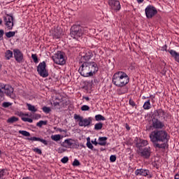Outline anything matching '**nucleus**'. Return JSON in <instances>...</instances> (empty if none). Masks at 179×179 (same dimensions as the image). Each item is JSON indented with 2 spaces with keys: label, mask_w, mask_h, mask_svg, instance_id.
<instances>
[{
  "label": "nucleus",
  "mask_w": 179,
  "mask_h": 179,
  "mask_svg": "<svg viewBox=\"0 0 179 179\" xmlns=\"http://www.w3.org/2000/svg\"><path fill=\"white\" fill-rule=\"evenodd\" d=\"M138 155L143 159H150L152 155V148L145 147L143 150L138 151Z\"/></svg>",
  "instance_id": "nucleus-12"
},
{
  "label": "nucleus",
  "mask_w": 179,
  "mask_h": 179,
  "mask_svg": "<svg viewBox=\"0 0 179 179\" xmlns=\"http://www.w3.org/2000/svg\"><path fill=\"white\" fill-rule=\"evenodd\" d=\"M149 143L147 140L140 139L138 142L136 143V146L138 148V152L143 150L145 146H148Z\"/></svg>",
  "instance_id": "nucleus-18"
},
{
  "label": "nucleus",
  "mask_w": 179,
  "mask_h": 179,
  "mask_svg": "<svg viewBox=\"0 0 179 179\" xmlns=\"http://www.w3.org/2000/svg\"><path fill=\"white\" fill-rule=\"evenodd\" d=\"M27 141H31L32 142H41V143H43V145H48V143L47 142V140L40 138L38 137H30L27 138Z\"/></svg>",
  "instance_id": "nucleus-21"
},
{
  "label": "nucleus",
  "mask_w": 179,
  "mask_h": 179,
  "mask_svg": "<svg viewBox=\"0 0 179 179\" xmlns=\"http://www.w3.org/2000/svg\"><path fill=\"white\" fill-rule=\"evenodd\" d=\"M138 3H143V1L145 0H136Z\"/></svg>",
  "instance_id": "nucleus-56"
},
{
  "label": "nucleus",
  "mask_w": 179,
  "mask_h": 179,
  "mask_svg": "<svg viewBox=\"0 0 179 179\" xmlns=\"http://www.w3.org/2000/svg\"><path fill=\"white\" fill-rule=\"evenodd\" d=\"M74 120L78 123L79 127H89L92 124V117L84 118L80 115L75 114Z\"/></svg>",
  "instance_id": "nucleus-4"
},
{
  "label": "nucleus",
  "mask_w": 179,
  "mask_h": 179,
  "mask_svg": "<svg viewBox=\"0 0 179 179\" xmlns=\"http://www.w3.org/2000/svg\"><path fill=\"white\" fill-rule=\"evenodd\" d=\"M52 59L55 64L57 65H65L66 61L65 60V57L64 56V52L58 51L54 56L52 57Z\"/></svg>",
  "instance_id": "nucleus-5"
},
{
  "label": "nucleus",
  "mask_w": 179,
  "mask_h": 179,
  "mask_svg": "<svg viewBox=\"0 0 179 179\" xmlns=\"http://www.w3.org/2000/svg\"><path fill=\"white\" fill-rule=\"evenodd\" d=\"M73 166L78 167V166H80V162H79V160L75 159L73 162Z\"/></svg>",
  "instance_id": "nucleus-42"
},
{
  "label": "nucleus",
  "mask_w": 179,
  "mask_h": 179,
  "mask_svg": "<svg viewBox=\"0 0 179 179\" xmlns=\"http://www.w3.org/2000/svg\"><path fill=\"white\" fill-rule=\"evenodd\" d=\"M150 139L155 149H166L169 142V134L164 130H155L150 134Z\"/></svg>",
  "instance_id": "nucleus-1"
},
{
  "label": "nucleus",
  "mask_w": 179,
  "mask_h": 179,
  "mask_svg": "<svg viewBox=\"0 0 179 179\" xmlns=\"http://www.w3.org/2000/svg\"><path fill=\"white\" fill-rule=\"evenodd\" d=\"M92 57H93V53H92V52L90 51H88L84 55V59H85V61H89V59H91Z\"/></svg>",
  "instance_id": "nucleus-29"
},
{
  "label": "nucleus",
  "mask_w": 179,
  "mask_h": 179,
  "mask_svg": "<svg viewBox=\"0 0 179 179\" xmlns=\"http://www.w3.org/2000/svg\"><path fill=\"white\" fill-rule=\"evenodd\" d=\"M3 100V91L2 88L0 87V101Z\"/></svg>",
  "instance_id": "nucleus-46"
},
{
  "label": "nucleus",
  "mask_w": 179,
  "mask_h": 179,
  "mask_svg": "<svg viewBox=\"0 0 179 179\" xmlns=\"http://www.w3.org/2000/svg\"><path fill=\"white\" fill-rule=\"evenodd\" d=\"M145 15L148 19H152L153 16L157 15V9L155 8V6L152 5H149L145 8Z\"/></svg>",
  "instance_id": "nucleus-9"
},
{
  "label": "nucleus",
  "mask_w": 179,
  "mask_h": 179,
  "mask_svg": "<svg viewBox=\"0 0 179 179\" xmlns=\"http://www.w3.org/2000/svg\"><path fill=\"white\" fill-rule=\"evenodd\" d=\"M53 106L55 107V108H59V102H54Z\"/></svg>",
  "instance_id": "nucleus-50"
},
{
  "label": "nucleus",
  "mask_w": 179,
  "mask_h": 179,
  "mask_svg": "<svg viewBox=\"0 0 179 179\" xmlns=\"http://www.w3.org/2000/svg\"><path fill=\"white\" fill-rule=\"evenodd\" d=\"M57 152H58V153H64V152H66V149H65L62 147H60L57 149Z\"/></svg>",
  "instance_id": "nucleus-44"
},
{
  "label": "nucleus",
  "mask_w": 179,
  "mask_h": 179,
  "mask_svg": "<svg viewBox=\"0 0 179 179\" xmlns=\"http://www.w3.org/2000/svg\"><path fill=\"white\" fill-rule=\"evenodd\" d=\"M115 160H117V157H115V155H113V162H115Z\"/></svg>",
  "instance_id": "nucleus-55"
},
{
  "label": "nucleus",
  "mask_w": 179,
  "mask_h": 179,
  "mask_svg": "<svg viewBox=\"0 0 179 179\" xmlns=\"http://www.w3.org/2000/svg\"><path fill=\"white\" fill-rule=\"evenodd\" d=\"M175 179H179V171L175 175Z\"/></svg>",
  "instance_id": "nucleus-53"
},
{
  "label": "nucleus",
  "mask_w": 179,
  "mask_h": 179,
  "mask_svg": "<svg viewBox=\"0 0 179 179\" xmlns=\"http://www.w3.org/2000/svg\"><path fill=\"white\" fill-rule=\"evenodd\" d=\"M87 63L90 77L93 76V75H94V73H97L99 71V66H97V63L94 62H87Z\"/></svg>",
  "instance_id": "nucleus-10"
},
{
  "label": "nucleus",
  "mask_w": 179,
  "mask_h": 179,
  "mask_svg": "<svg viewBox=\"0 0 179 179\" xmlns=\"http://www.w3.org/2000/svg\"><path fill=\"white\" fill-rule=\"evenodd\" d=\"M106 141H107L106 137H99L98 145H100L101 146H104L106 145Z\"/></svg>",
  "instance_id": "nucleus-25"
},
{
  "label": "nucleus",
  "mask_w": 179,
  "mask_h": 179,
  "mask_svg": "<svg viewBox=\"0 0 179 179\" xmlns=\"http://www.w3.org/2000/svg\"><path fill=\"white\" fill-rule=\"evenodd\" d=\"M43 125H47V122L41 120L38 122H37V124H36V127H39V128H41V127H43Z\"/></svg>",
  "instance_id": "nucleus-37"
},
{
  "label": "nucleus",
  "mask_w": 179,
  "mask_h": 179,
  "mask_svg": "<svg viewBox=\"0 0 179 179\" xmlns=\"http://www.w3.org/2000/svg\"><path fill=\"white\" fill-rule=\"evenodd\" d=\"M143 107L144 110H150V108H152V105H150V100L148 99V101H146L144 103Z\"/></svg>",
  "instance_id": "nucleus-28"
},
{
  "label": "nucleus",
  "mask_w": 179,
  "mask_h": 179,
  "mask_svg": "<svg viewBox=\"0 0 179 179\" xmlns=\"http://www.w3.org/2000/svg\"><path fill=\"white\" fill-rule=\"evenodd\" d=\"M10 106H12V103L10 102H3L2 103V107L4 108H8V107H10Z\"/></svg>",
  "instance_id": "nucleus-39"
},
{
  "label": "nucleus",
  "mask_w": 179,
  "mask_h": 179,
  "mask_svg": "<svg viewBox=\"0 0 179 179\" xmlns=\"http://www.w3.org/2000/svg\"><path fill=\"white\" fill-rule=\"evenodd\" d=\"M20 117H21L22 121L24 122H29V124H31L33 122V119L29 117L28 113H20Z\"/></svg>",
  "instance_id": "nucleus-20"
},
{
  "label": "nucleus",
  "mask_w": 179,
  "mask_h": 179,
  "mask_svg": "<svg viewBox=\"0 0 179 179\" xmlns=\"http://www.w3.org/2000/svg\"><path fill=\"white\" fill-rule=\"evenodd\" d=\"M129 104H130L131 107H135V106H136V103H135V101L131 99H129Z\"/></svg>",
  "instance_id": "nucleus-47"
},
{
  "label": "nucleus",
  "mask_w": 179,
  "mask_h": 179,
  "mask_svg": "<svg viewBox=\"0 0 179 179\" xmlns=\"http://www.w3.org/2000/svg\"><path fill=\"white\" fill-rule=\"evenodd\" d=\"M31 58H32L34 62H35V64H38V58L37 57V55L32 54Z\"/></svg>",
  "instance_id": "nucleus-38"
},
{
  "label": "nucleus",
  "mask_w": 179,
  "mask_h": 179,
  "mask_svg": "<svg viewBox=\"0 0 179 179\" xmlns=\"http://www.w3.org/2000/svg\"><path fill=\"white\" fill-rule=\"evenodd\" d=\"M52 37L55 40H58L62 37V29L59 27L54 28L52 31Z\"/></svg>",
  "instance_id": "nucleus-17"
},
{
  "label": "nucleus",
  "mask_w": 179,
  "mask_h": 179,
  "mask_svg": "<svg viewBox=\"0 0 179 179\" xmlns=\"http://www.w3.org/2000/svg\"><path fill=\"white\" fill-rule=\"evenodd\" d=\"M165 127L164 122L160 121L157 117H153L151 120L150 129H163Z\"/></svg>",
  "instance_id": "nucleus-6"
},
{
  "label": "nucleus",
  "mask_w": 179,
  "mask_h": 179,
  "mask_svg": "<svg viewBox=\"0 0 179 179\" xmlns=\"http://www.w3.org/2000/svg\"><path fill=\"white\" fill-rule=\"evenodd\" d=\"M168 52H169V54L171 55L172 58H173L176 62H178V64H179V53L174 50H169Z\"/></svg>",
  "instance_id": "nucleus-22"
},
{
  "label": "nucleus",
  "mask_w": 179,
  "mask_h": 179,
  "mask_svg": "<svg viewBox=\"0 0 179 179\" xmlns=\"http://www.w3.org/2000/svg\"><path fill=\"white\" fill-rule=\"evenodd\" d=\"M2 24V19H0V25Z\"/></svg>",
  "instance_id": "nucleus-61"
},
{
  "label": "nucleus",
  "mask_w": 179,
  "mask_h": 179,
  "mask_svg": "<svg viewBox=\"0 0 179 179\" xmlns=\"http://www.w3.org/2000/svg\"><path fill=\"white\" fill-rule=\"evenodd\" d=\"M42 110H43V113H45V114H50V113H51V108H50V107L43 106L42 108Z\"/></svg>",
  "instance_id": "nucleus-35"
},
{
  "label": "nucleus",
  "mask_w": 179,
  "mask_h": 179,
  "mask_svg": "<svg viewBox=\"0 0 179 179\" xmlns=\"http://www.w3.org/2000/svg\"><path fill=\"white\" fill-rule=\"evenodd\" d=\"M110 161L111 162H113V155H110Z\"/></svg>",
  "instance_id": "nucleus-59"
},
{
  "label": "nucleus",
  "mask_w": 179,
  "mask_h": 179,
  "mask_svg": "<svg viewBox=\"0 0 179 179\" xmlns=\"http://www.w3.org/2000/svg\"><path fill=\"white\" fill-rule=\"evenodd\" d=\"M108 3H109L110 6H113V1L110 0L108 1Z\"/></svg>",
  "instance_id": "nucleus-57"
},
{
  "label": "nucleus",
  "mask_w": 179,
  "mask_h": 179,
  "mask_svg": "<svg viewBox=\"0 0 179 179\" xmlns=\"http://www.w3.org/2000/svg\"><path fill=\"white\" fill-rule=\"evenodd\" d=\"M51 140L55 141V142H58V141L61 140V135L59 134L52 135Z\"/></svg>",
  "instance_id": "nucleus-30"
},
{
  "label": "nucleus",
  "mask_w": 179,
  "mask_h": 179,
  "mask_svg": "<svg viewBox=\"0 0 179 179\" xmlns=\"http://www.w3.org/2000/svg\"><path fill=\"white\" fill-rule=\"evenodd\" d=\"M0 87L2 89L3 93L4 92L7 96H12L13 94V87L10 85H5L0 83Z\"/></svg>",
  "instance_id": "nucleus-16"
},
{
  "label": "nucleus",
  "mask_w": 179,
  "mask_h": 179,
  "mask_svg": "<svg viewBox=\"0 0 179 179\" xmlns=\"http://www.w3.org/2000/svg\"><path fill=\"white\" fill-rule=\"evenodd\" d=\"M82 111H89L90 110V107L87 105H84L81 107Z\"/></svg>",
  "instance_id": "nucleus-40"
},
{
  "label": "nucleus",
  "mask_w": 179,
  "mask_h": 179,
  "mask_svg": "<svg viewBox=\"0 0 179 179\" xmlns=\"http://www.w3.org/2000/svg\"><path fill=\"white\" fill-rule=\"evenodd\" d=\"M95 120L96 121H106V117L101 115H96Z\"/></svg>",
  "instance_id": "nucleus-33"
},
{
  "label": "nucleus",
  "mask_w": 179,
  "mask_h": 179,
  "mask_svg": "<svg viewBox=\"0 0 179 179\" xmlns=\"http://www.w3.org/2000/svg\"><path fill=\"white\" fill-rule=\"evenodd\" d=\"M87 148H88L89 149H93V144H92V143H90V141H87Z\"/></svg>",
  "instance_id": "nucleus-48"
},
{
  "label": "nucleus",
  "mask_w": 179,
  "mask_h": 179,
  "mask_svg": "<svg viewBox=\"0 0 179 179\" xmlns=\"http://www.w3.org/2000/svg\"><path fill=\"white\" fill-rule=\"evenodd\" d=\"M69 160V158H68V157H64L62 159H61V162L62 163H63L64 164L68 163Z\"/></svg>",
  "instance_id": "nucleus-43"
},
{
  "label": "nucleus",
  "mask_w": 179,
  "mask_h": 179,
  "mask_svg": "<svg viewBox=\"0 0 179 179\" xmlns=\"http://www.w3.org/2000/svg\"><path fill=\"white\" fill-rule=\"evenodd\" d=\"M61 145L66 149H75L76 143H75V141H73L72 138H68L64 140V141L62 143Z\"/></svg>",
  "instance_id": "nucleus-14"
},
{
  "label": "nucleus",
  "mask_w": 179,
  "mask_h": 179,
  "mask_svg": "<svg viewBox=\"0 0 179 179\" xmlns=\"http://www.w3.org/2000/svg\"><path fill=\"white\" fill-rule=\"evenodd\" d=\"M162 51H166V52H169V50H167V45H164L162 48Z\"/></svg>",
  "instance_id": "nucleus-49"
},
{
  "label": "nucleus",
  "mask_w": 179,
  "mask_h": 179,
  "mask_svg": "<svg viewBox=\"0 0 179 179\" xmlns=\"http://www.w3.org/2000/svg\"><path fill=\"white\" fill-rule=\"evenodd\" d=\"M113 9L114 12H118L121 10V3L117 0H114L113 3Z\"/></svg>",
  "instance_id": "nucleus-23"
},
{
  "label": "nucleus",
  "mask_w": 179,
  "mask_h": 179,
  "mask_svg": "<svg viewBox=\"0 0 179 179\" xmlns=\"http://www.w3.org/2000/svg\"><path fill=\"white\" fill-rule=\"evenodd\" d=\"M83 99H85L86 101H89V100H90V98H89V96H83Z\"/></svg>",
  "instance_id": "nucleus-54"
},
{
  "label": "nucleus",
  "mask_w": 179,
  "mask_h": 179,
  "mask_svg": "<svg viewBox=\"0 0 179 179\" xmlns=\"http://www.w3.org/2000/svg\"><path fill=\"white\" fill-rule=\"evenodd\" d=\"M17 121H19V118H17V117L13 116L11 117H9L7 120V122L8 124H13V122H17Z\"/></svg>",
  "instance_id": "nucleus-27"
},
{
  "label": "nucleus",
  "mask_w": 179,
  "mask_h": 179,
  "mask_svg": "<svg viewBox=\"0 0 179 179\" xmlns=\"http://www.w3.org/2000/svg\"><path fill=\"white\" fill-rule=\"evenodd\" d=\"M162 75H166V71H165V70H163V71H162Z\"/></svg>",
  "instance_id": "nucleus-58"
},
{
  "label": "nucleus",
  "mask_w": 179,
  "mask_h": 179,
  "mask_svg": "<svg viewBox=\"0 0 179 179\" xmlns=\"http://www.w3.org/2000/svg\"><path fill=\"white\" fill-rule=\"evenodd\" d=\"M45 66V62H42L39 63L37 66V72L42 78H47L48 76V71H47Z\"/></svg>",
  "instance_id": "nucleus-8"
},
{
  "label": "nucleus",
  "mask_w": 179,
  "mask_h": 179,
  "mask_svg": "<svg viewBox=\"0 0 179 179\" xmlns=\"http://www.w3.org/2000/svg\"><path fill=\"white\" fill-rule=\"evenodd\" d=\"M87 142H90V137H88V138H87Z\"/></svg>",
  "instance_id": "nucleus-60"
},
{
  "label": "nucleus",
  "mask_w": 179,
  "mask_h": 179,
  "mask_svg": "<svg viewBox=\"0 0 179 179\" xmlns=\"http://www.w3.org/2000/svg\"><path fill=\"white\" fill-rule=\"evenodd\" d=\"M13 55H14V58H15V61L18 64H22V62H23L24 61L23 53L22 52V51H20V50L14 49L13 50Z\"/></svg>",
  "instance_id": "nucleus-13"
},
{
  "label": "nucleus",
  "mask_w": 179,
  "mask_h": 179,
  "mask_svg": "<svg viewBox=\"0 0 179 179\" xmlns=\"http://www.w3.org/2000/svg\"><path fill=\"white\" fill-rule=\"evenodd\" d=\"M3 34H5L3 29H0V41L3 40Z\"/></svg>",
  "instance_id": "nucleus-45"
},
{
  "label": "nucleus",
  "mask_w": 179,
  "mask_h": 179,
  "mask_svg": "<svg viewBox=\"0 0 179 179\" xmlns=\"http://www.w3.org/2000/svg\"><path fill=\"white\" fill-rule=\"evenodd\" d=\"M92 143H93V145H94L95 146H97V145H99V143H97L96 139L94 141H92Z\"/></svg>",
  "instance_id": "nucleus-51"
},
{
  "label": "nucleus",
  "mask_w": 179,
  "mask_h": 179,
  "mask_svg": "<svg viewBox=\"0 0 179 179\" xmlns=\"http://www.w3.org/2000/svg\"><path fill=\"white\" fill-rule=\"evenodd\" d=\"M6 59H10V58H12L13 57V52L10 51V50H7L6 52V55H5Z\"/></svg>",
  "instance_id": "nucleus-31"
},
{
  "label": "nucleus",
  "mask_w": 179,
  "mask_h": 179,
  "mask_svg": "<svg viewBox=\"0 0 179 179\" xmlns=\"http://www.w3.org/2000/svg\"><path fill=\"white\" fill-rule=\"evenodd\" d=\"M154 117L156 118V117H158V118H166V111H164L163 109L159 108L157 109L154 111Z\"/></svg>",
  "instance_id": "nucleus-19"
},
{
  "label": "nucleus",
  "mask_w": 179,
  "mask_h": 179,
  "mask_svg": "<svg viewBox=\"0 0 179 179\" xmlns=\"http://www.w3.org/2000/svg\"><path fill=\"white\" fill-rule=\"evenodd\" d=\"M125 127L127 131H129V129H131V127H129V125L128 124H126Z\"/></svg>",
  "instance_id": "nucleus-52"
},
{
  "label": "nucleus",
  "mask_w": 179,
  "mask_h": 179,
  "mask_svg": "<svg viewBox=\"0 0 179 179\" xmlns=\"http://www.w3.org/2000/svg\"><path fill=\"white\" fill-rule=\"evenodd\" d=\"M15 34H16L15 31H8L6 32V36L7 38H10L11 37H15Z\"/></svg>",
  "instance_id": "nucleus-32"
},
{
  "label": "nucleus",
  "mask_w": 179,
  "mask_h": 179,
  "mask_svg": "<svg viewBox=\"0 0 179 179\" xmlns=\"http://www.w3.org/2000/svg\"><path fill=\"white\" fill-rule=\"evenodd\" d=\"M88 33L89 29L80 25H73L70 29V36L75 40H80L85 34H87Z\"/></svg>",
  "instance_id": "nucleus-3"
},
{
  "label": "nucleus",
  "mask_w": 179,
  "mask_h": 179,
  "mask_svg": "<svg viewBox=\"0 0 179 179\" xmlns=\"http://www.w3.org/2000/svg\"><path fill=\"white\" fill-rule=\"evenodd\" d=\"M78 72L81 76H83L84 78H90L89 63H87V62L83 63L78 69Z\"/></svg>",
  "instance_id": "nucleus-7"
},
{
  "label": "nucleus",
  "mask_w": 179,
  "mask_h": 179,
  "mask_svg": "<svg viewBox=\"0 0 179 179\" xmlns=\"http://www.w3.org/2000/svg\"><path fill=\"white\" fill-rule=\"evenodd\" d=\"M7 176H9L8 169H0V179H5Z\"/></svg>",
  "instance_id": "nucleus-24"
},
{
  "label": "nucleus",
  "mask_w": 179,
  "mask_h": 179,
  "mask_svg": "<svg viewBox=\"0 0 179 179\" xmlns=\"http://www.w3.org/2000/svg\"><path fill=\"white\" fill-rule=\"evenodd\" d=\"M4 24L8 30L13 29V16L7 15L3 17Z\"/></svg>",
  "instance_id": "nucleus-11"
},
{
  "label": "nucleus",
  "mask_w": 179,
  "mask_h": 179,
  "mask_svg": "<svg viewBox=\"0 0 179 179\" xmlns=\"http://www.w3.org/2000/svg\"><path fill=\"white\" fill-rule=\"evenodd\" d=\"M0 68H1V64H0Z\"/></svg>",
  "instance_id": "nucleus-62"
},
{
  "label": "nucleus",
  "mask_w": 179,
  "mask_h": 179,
  "mask_svg": "<svg viewBox=\"0 0 179 179\" xmlns=\"http://www.w3.org/2000/svg\"><path fill=\"white\" fill-rule=\"evenodd\" d=\"M19 134L23 135V136H30V132L24 130H20Z\"/></svg>",
  "instance_id": "nucleus-36"
},
{
  "label": "nucleus",
  "mask_w": 179,
  "mask_h": 179,
  "mask_svg": "<svg viewBox=\"0 0 179 179\" xmlns=\"http://www.w3.org/2000/svg\"><path fill=\"white\" fill-rule=\"evenodd\" d=\"M101 128H103V123L99 122V123L95 124V125H94L95 131H100V129H101Z\"/></svg>",
  "instance_id": "nucleus-34"
},
{
  "label": "nucleus",
  "mask_w": 179,
  "mask_h": 179,
  "mask_svg": "<svg viewBox=\"0 0 179 179\" xmlns=\"http://www.w3.org/2000/svg\"><path fill=\"white\" fill-rule=\"evenodd\" d=\"M27 107L29 111H31V113H37V108H36V106L30 103H27Z\"/></svg>",
  "instance_id": "nucleus-26"
},
{
  "label": "nucleus",
  "mask_w": 179,
  "mask_h": 179,
  "mask_svg": "<svg viewBox=\"0 0 179 179\" xmlns=\"http://www.w3.org/2000/svg\"><path fill=\"white\" fill-rule=\"evenodd\" d=\"M113 83L117 87H124L129 83V77L124 71H117L113 75Z\"/></svg>",
  "instance_id": "nucleus-2"
},
{
  "label": "nucleus",
  "mask_w": 179,
  "mask_h": 179,
  "mask_svg": "<svg viewBox=\"0 0 179 179\" xmlns=\"http://www.w3.org/2000/svg\"><path fill=\"white\" fill-rule=\"evenodd\" d=\"M135 176H142L143 177H148L152 178V175L150 174V171L145 169H136L134 172Z\"/></svg>",
  "instance_id": "nucleus-15"
},
{
  "label": "nucleus",
  "mask_w": 179,
  "mask_h": 179,
  "mask_svg": "<svg viewBox=\"0 0 179 179\" xmlns=\"http://www.w3.org/2000/svg\"><path fill=\"white\" fill-rule=\"evenodd\" d=\"M33 152H35V153H37L38 155H41L42 152L41 150L38 148H35L32 149Z\"/></svg>",
  "instance_id": "nucleus-41"
}]
</instances>
